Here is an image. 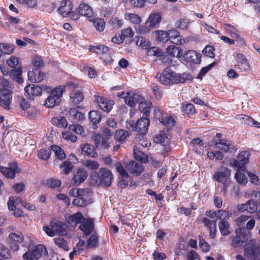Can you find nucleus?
Returning <instances> with one entry per match:
<instances>
[{
	"mask_svg": "<svg viewBox=\"0 0 260 260\" xmlns=\"http://www.w3.org/2000/svg\"><path fill=\"white\" fill-rule=\"evenodd\" d=\"M17 170L18 167L16 163H12L9 167L0 166V172L7 178H14Z\"/></svg>",
	"mask_w": 260,
	"mask_h": 260,
	"instance_id": "a211bd4d",
	"label": "nucleus"
},
{
	"mask_svg": "<svg viewBox=\"0 0 260 260\" xmlns=\"http://www.w3.org/2000/svg\"><path fill=\"white\" fill-rule=\"evenodd\" d=\"M87 177V172L85 170H79L74 177V182L76 185H78L84 182Z\"/></svg>",
	"mask_w": 260,
	"mask_h": 260,
	"instance_id": "72a5a7b5",
	"label": "nucleus"
},
{
	"mask_svg": "<svg viewBox=\"0 0 260 260\" xmlns=\"http://www.w3.org/2000/svg\"><path fill=\"white\" fill-rule=\"evenodd\" d=\"M190 145L192 147L193 150L198 154H200L201 150L204 148L203 141L199 138L194 139L192 140L190 142Z\"/></svg>",
	"mask_w": 260,
	"mask_h": 260,
	"instance_id": "e433bc0d",
	"label": "nucleus"
},
{
	"mask_svg": "<svg viewBox=\"0 0 260 260\" xmlns=\"http://www.w3.org/2000/svg\"><path fill=\"white\" fill-rule=\"evenodd\" d=\"M137 45L145 49H147L149 47L150 45V42L148 40L144 38H140L137 41Z\"/></svg>",
	"mask_w": 260,
	"mask_h": 260,
	"instance_id": "338daca9",
	"label": "nucleus"
},
{
	"mask_svg": "<svg viewBox=\"0 0 260 260\" xmlns=\"http://www.w3.org/2000/svg\"><path fill=\"white\" fill-rule=\"evenodd\" d=\"M168 32L169 39L172 43L176 45H182L185 42L182 36L180 35L179 32L177 30L170 29L168 31Z\"/></svg>",
	"mask_w": 260,
	"mask_h": 260,
	"instance_id": "dca6fc26",
	"label": "nucleus"
},
{
	"mask_svg": "<svg viewBox=\"0 0 260 260\" xmlns=\"http://www.w3.org/2000/svg\"><path fill=\"white\" fill-rule=\"evenodd\" d=\"M149 123V120L147 118H141L137 121V131L140 135H144L147 132Z\"/></svg>",
	"mask_w": 260,
	"mask_h": 260,
	"instance_id": "cd10ccee",
	"label": "nucleus"
},
{
	"mask_svg": "<svg viewBox=\"0 0 260 260\" xmlns=\"http://www.w3.org/2000/svg\"><path fill=\"white\" fill-rule=\"evenodd\" d=\"M24 90L25 96L30 100H34L35 96L40 95L42 91L41 88L35 84L26 86Z\"/></svg>",
	"mask_w": 260,
	"mask_h": 260,
	"instance_id": "ddd939ff",
	"label": "nucleus"
},
{
	"mask_svg": "<svg viewBox=\"0 0 260 260\" xmlns=\"http://www.w3.org/2000/svg\"><path fill=\"white\" fill-rule=\"evenodd\" d=\"M50 226L53 229L55 234L56 233L60 236H65L67 232L62 222L56 220H52L50 223Z\"/></svg>",
	"mask_w": 260,
	"mask_h": 260,
	"instance_id": "a878e982",
	"label": "nucleus"
},
{
	"mask_svg": "<svg viewBox=\"0 0 260 260\" xmlns=\"http://www.w3.org/2000/svg\"><path fill=\"white\" fill-rule=\"evenodd\" d=\"M95 102L98 104L99 108L103 111L109 112L114 105V102L104 96H95Z\"/></svg>",
	"mask_w": 260,
	"mask_h": 260,
	"instance_id": "9d476101",
	"label": "nucleus"
},
{
	"mask_svg": "<svg viewBox=\"0 0 260 260\" xmlns=\"http://www.w3.org/2000/svg\"><path fill=\"white\" fill-rule=\"evenodd\" d=\"M162 19L160 13H151L148 17L144 25L136 26L135 30L137 33L145 35L150 32L151 29L158 27Z\"/></svg>",
	"mask_w": 260,
	"mask_h": 260,
	"instance_id": "f257e3e1",
	"label": "nucleus"
},
{
	"mask_svg": "<svg viewBox=\"0 0 260 260\" xmlns=\"http://www.w3.org/2000/svg\"><path fill=\"white\" fill-rule=\"evenodd\" d=\"M129 136V134L126 131L120 129L117 131L115 134V138L118 141H123Z\"/></svg>",
	"mask_w": 260,
	"mask_h": 260,
	"instance_id": "603ef678",
	"label": "nucleus"
},
{
	"mask_svg": "<svg viewBox=\"0 0 260 260\" xmlns=\"http://www.w3.org/2000/svg\"><path fill=\"white\" fill-rule=\"evenodd\" d=\"M69 112L72 115L71 120L73 122L83 120L84 118V115L76 109H71Z\"/></svg>",
	"mask_w": 260,
	"mask_h": 260,
	"instance_id": "a18cd8bd",
	"label": "nucleus"
},
{
	"mask_svg": "<svg viewBox=\"0 0 260 260\" xmlns=\"http://www.w3.org/2000/svg\"><path fill=\"white\" fill-rule=\"evenodd\" d=\"M237 209L241 212H247L252 214L257 211L258 205L257 202L252 198L245 203L238 205Z\"/></svg>",
	"mask_w": 260,
	"mask_h": 260,
	"instance_id": "6e6552de",
	"label": "nucleus"
},
{
	"mask_svg": "<svg viewBox=\"0 0 260 260\" xmlns=\"http://www.w3.org/2000/svg\"><path fill=\"white\" fill-rule=\"evenodd\" d=\"M241 170H239L236 172L235 178L237 181L240 184H245L247 182L246 175L243 172H241Z\"/></svg>",
	"mask_w": 260,
	"mask_h": 260,
	"instance_id": "de8ad7c7",
	"label": "nucleus"
},
{
	"mask_svg": "<svg viewBox=\"0 0 260 260\" xmlns=\"http://www.w3.org/2000/svg\"><path fill=\"white\" fill-rule=\"evenodd\" d=\"M230 175V170L227 168H222L220 172L215 173L214 178L216 181L224 183L226 182V180Z\"/></svg>",
	"mask_w": 260,
	"mask_h": 260,
	"instance_id": "c756f323",
	"label": "nucleus"
},
{
	"mask_svg": "<svg viewBox=\"0 0 260 260\" xmlns=\"http://www.w3.org/2000/svg\"><path fill=\"white\" fill-rule=\"evenodd\" d=\"M77 12L80 15L87 17H91L94 15L92 8L85 3L81 4L78 6Z\"/></svg>",
	"mask_w": 260,
	"mask_h": 260,
	"instance_id": "aec40b11",
	"label": "nucleus"
},
{
	"mask_svg": "<svg viewBox=\"0 0 260 260\" xmlns=\"http://www.w3.org/2000/svg\"><path fill=\"white\" fill-rule=\"evenodd\" d=\"M65 90L64 85H60L54 89H52L51 87H46V90L50 93V95L46 100L45 105L48 108H53L58 105L61 101L60 98Z\"/></svg>",
	"mask_w": 260,
	"mask_h": 260,
	"instance_id": "f03ea898",
	"label": "nucleus"
},
{
	"mask_svg": "<svg viewBox=\"0 0 260 260\" xmlns=\"http://www.w3.org/2000/svg\"><path fill=\"white\" fill-rule=\"evenodd\" d=\"M247 174L250 178V182L256 185L260 184V178L256 174L247 172Z\"/></svg>",
	"mask_w": 260,
	"mask_h": 260,
	"instance_id": "774afa93",
	"label": "nucleus"
},
{
	"mask_svg": "<svg viewBox=\"0 0 260 260\" xmlns=\"http://www.w3.org/2000/svg\"><path fill=\"white\" fill-rule=\"evenodd\" d=\"M157 0H130L131 4L135 7H143L145 3L155 4Z\"/></svg>",
	"mask_w": 260,
	"mask_h": 260,
	"instance_id": "5fc2aeb1",
	"label": "nucleus"
},
{
	"mask_svg": "<svg viewBox=\"0 0 260 260\" xmlns=\"http://www.w3.org/2000/svg\"><path fill=\"white\" fill-rule=\"evenodd\" d=\"M69 129L75 132L77 134L85 135V131L84 127L79 124H71L69 126Z\"/></svg>",
	"mask_w": 260,
	"mask_h": 260,
	"instance_id": "e2e57ef3",
	"label": "nucleus"
},
{
	"mask_svg": "<svg viewBox=\"0 0 260 260\" xmlns=\"http://www.w3.org/2000/svg\"><path fill=\"white\" fill-rule=\"evenodd\" d=\"M243 230L238 229L236 230V236L233 238L232 244L234 246H239L247 241L249 238V233L244 232Z\"/></svg>",
	"mask_w": 260,
	"mask_h": 260,
	"instance_id": "9b49d317",
	"label": "nucleus"
},
{
	"mask_svg": "<svg viewBox=\"0 0 260 260\" xmlns=\"http://www.w3.org/2000/svg\"><path fill=\"white\" fill-rule=\"evenodd\" d=\"M220 233L223 236L230 235L233 232L232 228L228 221H222L218 222Z\"/></svg>",
	"mask_w": 260,
	"mask_h": 260,
	"instance_id": "c85d7f7f",
	"label": "nucleus"
},
{
	"mask_svg": "<svg viewBox=\"0 0 260 260\" xmlns=\"http://www.w3.org/2000/svg\"><path fill=\"white\" fill-rule=\"evenodd\" d=\"M160 121L168 127L173 126L175 122L172 116L167 115L163 116Z\"/></svg>",
	"mask_w": 260,
	"mask_h": 260,
	"instance_id": "864d4df0",
	"label": "nucleus"
},
{
	"mask_svg": "<svg viewBox=\"0 0 260 260\" xmlns=\"http://www.w3.org/2000/svg\"><path fill=\"white\" fill-rule=\"evenodd\" d=\"M72 6L71 2L67 0H63L57 11L62 16L66 17L72 14Z\"/></svg>",
	"mask_w": 260,
	"mask_h": 260,
	"instance_id": "f3484780",
	"label": "nucleus"
},
{
	"mask_svg": "<svg viewBox=\"0 0 260 260\" xmlns=\"http://www.w3.org/2000/svg\"><path fill=\"white\" fill-rule=\"evenodd\" d=\"M237 60L238 63L241 64L243 70H246L249 68L248 61L244 55L242 54L238 55Z\"/></svg>",
	"mask_w": 260,
	"mask_h": 260,
	"instance_id": "bf43d9fd",
	"label": "nucleus"
},
{
	"mask_svg": "<svg viewBox=\"0 0 260 260\" xmlns=\"http://www.w3.org/2000/svg\"><path fill=\"white\" fill-rule=\"evenodd\" d=\"M207 156L210 159L214 158L218 160H221L223 158V155L222 152L218 151H208Z\"/></svg>",
	"mask_w": 260,
	"mask_h": 260,
	"instance_id": "13d9d810",
	"label": "nucleus"
},
{
	"mask_svg": "<svg viewBox=\"0 0 260 260\" xmlns=\"http://www.w3.org/2000/svg\"><path fill=\"white\" fill-rule=\"evenodd\" d=\"M166 52L170 56L177 58L181 57L183 54V50L174 45H170L167 47Z\"/></svg>",
	"mask_w": 260,
	"mask_h": 260,
	"instance_id": "473e14b6",
	"label": "nucleus"
},
{
	"mask_svg": "<svg viewBox=\"0 0 260 260\" xmlns=\"http://www.w3.org/2000/svg\"><path fill=\"white\" fill-rule=\"evenodd\" d=\"M0 49L1 50V54L3 52L5 54H10L13 52L14 47L11 44L3 43L0 44Z\"/></svg>",
	"mask_w": 260,
	"mask_h": 260,
	"instance_id": "4d7b16f0",
	"label": "nucleus"
},
{
	"mask_svg": "<svg viewBox=\"0 0 260 260\" xmlns=\"http://www.w3.org/2000/svg\"><path fill=\"white\" fill-rule=\"evenodd\" d=\"M151 103L150 101L143 99L140 103L139 109L140 111L146 115L150 113Z\"/></svg>",
	"mask_w": 260,
	"mask_h": 260,
	"instance_id": "ea45409f",
	"label": "nucleus"
},
{
	"mask_svg": "<svg viewBox=\"0 0 260 260\" xmlns=\"http://www.w3.org/2000/svg\"><path fill=\"white\" fill-rule=\"evenodd\" d=\"M126 168L131 173L136 176L139 175L144 170L142 164L134 161L129 162L126 166Z\"/></svg>",
	"mask_w": 260,
	"mask_h": 260,
	"instance_id": "393cba45",
	"label": "nucleus"
},
{
	"mask_svg": "<svg viewBox=\"0 0 260 260\" xmlns=\"http://www.w3.org/2000/svg\"><path fill=\"white\" fill-rule=\"evenodd\" d=\"M225 29L234 39L236 41L240 40V37L238 35V31L235 27L231 25L227 24L225 25Z\"/></svg>",
	"mask_w": 260,
	"mask_h": 260,
	"instance_id": "49530a36",
	"label": "nucleus"
},
{
	"mask_svg": "<svg viewBox=\"0 0 260 260\" xmlns=\"http://www.w3.org/2000/svg\"><path fill=\"white\" fill-rule=\"evenodd\" d=\"M29 245H30L31 247V245L33 246L34 244L32 242H31ZM30 252L32 254L33 256L38 260L43 255H45L47 253V251L45 246L40 244L36 246L34 249H32L30 247Z\"/></svg>",
	"mask_w": 260,
	"mask_h": 260,
	"instance_id": "b1692460",
	"label": "nucleus"
},
{
	"mask_svg": "<svg viewBox=\"0 0 260 260\" xmlns=\"http://www.w3.org/2000/svg\"><path fill=\"white\" fill-rule=\"evenodd\" d=\"M67 222L72 225H76L84 221V217L81 213L78 212L66 217Z\"/></svg>",
	"mask_w": 260,
	"mask_h": 260,
	"instance_id": "bb28decb",
	"label": "nucleus"
},
{
	"mask_svg": "<svg viewBox=\"0 0 260 260\" xmlns=\"http://www.w3.org/2000/svg\"><path fill=\"white\" fill-rule=\"evenodd\" d=\"M28 78L31 82H40L45 77V74L37 69L29 71L27 73Z\"/></svg>",
	"mask_w": 260,
	"mask_h": 260,
	"instance_id": "2eb2a0df",
	"label": "nucleus"
},
{
	"mask_svg": "<svg viewBox=\"0 0 260 260\" xmlns=\"http://www.w3.org/2000/svg\"><path fill=\"white\" fill-rule=\"evenodd\" d=\"M92 22L93 25L95 29L99 31H103L105 27V22L104 20L100 18H94L90 20Z\"/></svg>",
	"mask_w": 260,
	"mask_h": 260,
	"instance_id": "37998d69",
	"label": "nucleus"
},
{
	"mask_svg": "<svg viewBox=\"0 0 260 260\" xmlns=\"http://www.w3.org/2000/svg\"><path fill=\"white\" fill-rule=\"evenodd\" d=\"M133 151H134V155L135 156V158L145 163L148 160V157L147 156L144 154L143 152L141 151H140L139 149L138 148L137 146H135L133 148Z\"/></svg>",
	"mask_w": 260,
	"mask_h": 260,
	"instance_id": "c9c22d12",
	"label": "nucleus"
},
{
	"mask_svg": "<svg viewBox=\"0 0 260 260\" xmlns=\"http://www.w3.org/2000/svg\"><path fill=\"white\" fill-rule=\"evenodd\" d=\"M51 155L50 150L49 149H41L38 153L39 158L43 160H47Z\"/></svg>",
	"mask_w": 260,
	"mask_h": 260,
	"instance_id": "0e129e2a",
	"label": "nucleus"
},
{
	"mask_svg": "<svg viewBox=\"0 0 260 260\" xmlns=\"http://www.w3.org/2000/svg\"><path fill=\"white\" fill-rule=\"evenodd\" d=\"M9 238L10 248L13 251H16L18 249L19 244L22 243L24 240L23 235L19 231L11 233L9 234Z\"/></svg>",
	"mask_w": 260,
	"mask_h": 260,
	"instance_id": "1a4fd4ad",
	"label": "nucleus"
},
{
	"mask_svg": "<svg viewBox=\"0 0 260 260\" xmlns=\"http://www.w3.org/2000/svg\"><path fill=\"white\" fill-rule=\"evenodd\" d=\"M249 153L247 151H242L239 153L237 156V159H233L230 161V165L235 167L238 169L244 171L245 170V165L249 162Z\"/></svg>",
	"mask_w": 260,
	"mask_h": 260,
	"instance_id": "39448f33",
	"label": "nucleus"
},
{
	"mask_svg": "<svg viewBox=\"0 0 260 260\" xmlns=\"http://www.w3.org/2000/svg\"><path fill=\"white\" fill-rule=\"evenodd\" d=\"M167 132H168V131H162L158 135L154 137L153 138L154 142L156 143H168L170 136L167 134Z\"/></svg>",
	"mask_w": 260,
	"mask_h": 260,
	"instance_id": "58836bf2",
	"label": "nucleus"
},
{
	"mask_svg": "<svg viewBox=\"0 0 260 260\" xmlns=\"http://www.w3.org/2000/svg\"><path fill=\"white\" fill-rule=\"evenodd\" d=\"M55 244L58 247L63 249L65 251L69 250L68 243L62 238L59 237L54 239Z\"/></svg>",
	"mask_w": 260,
	"mask_h": 260,
	"instance_id": "6e6d98bb",
	"label": "nucleus"
},
{
	"mask_svg": "<svg viewBox=\"0 0 260 260\" xmlns=\"http://www.w3.org/2000/svg\"><path fill=\"white\" fill-rule=\"evenodd\" d=\"M244 256L249 260H260V251L253 240L250 241L244 250Z\"/></svg>",
	"mask_w": 260,
	"mask_h": 260,
	"instance_id": "20e7f679",
	"label": "nucleus"
},
{
	"mask_svg": "<svg viewBox=\"0 0 260 260\" xmlns=\"http://www.w3.org/2000/svg\"><path fill=\"white\" fill-rule=\"evenodd\" d=\"M231 211L225 210H219L217 211V218L220 221H228L226 219L232 215Z\"/></svg>",
	"mask_w": 260,
	"mask_h": 260,
	"instance_id": "09e8293b",
	"label": "nucleus"
},
{
	"mask_svg": "<svg viewBox=\"0 0 260 260\" xmlns=\"http://www.w3.org/2000/svg\"><path fill=\"white\" fill-rule=\"evenodd\" d=\"M184 58L187 61L193 63H199L201 61V54L192 50L185 51Z\"/></svg>",
	"mask_w": 260,
	"mask_h": 260,
	"instance_id": "4468645a",
	"label": "nucleus"
},
{
	"mask_svg": "<svg viewBox=\"0 0 260 260\" xmlns=\"http://www.w3.org/2000/svg\"><path fill=\"white\" fill-rule=\"evenodd\" d=\"M73 164L69 161H65L62 164L59 165V167L65 174H69L73 168Z\"/></svg>",
	"mask_w": 260,
	"mask_h": 260,
	"instance_id": "3c124183",
	"label": "nucleus"
},
{
	"mask_svg": "<svg viewBox=\"0 0 260 260\" xmlns=\"http://www.w3.org/2000/svg\"><path fill=\"white\" fill-rule=\"evenodd\" d=\"M51 150L54 152L56 158L59 160H62L66 158V154L63 150L58 146L52 145Z\"/></svg>",
	"mask_w": 260,
	"mask_h": 260,
	"instance_id": "79ce46f5",
	"label": "nucleus"
},
{
	"mask_svg": "<svg viewBox=\"0 0 260 260\" xmlns=\"http://www.w3.org/2000/svg\"><path fill=\"white\" fill-rule=\"evenodd\" d=\"M100 173L101 175L102 185L107 187L110 186L112 179V173L106 168L101 169Z\"/></svg>",
	"mask_w": 260,
	"mask_h": 260,
	"instance_id": "6ab92c4d",
	"label": "nucleus"
},
{
	"mask_svg": "<svg viewBox=\"0 0 260 260\" xmlns=\"http://www.w3.org/2000/svg\"><path fill=\"white\" fill-rule=\"evenodd\" d=\"M90 49L98 54H106L109 51L108 47L102 44L91 46Z\"/></svg>",
	"mask_w": 260,
	"mask_h": 260,
	"instance_id": "c03bdc74",
	"label": "nucleus"
},
{
	"mask_svg": "<svg viewBox=\"0 0 260 260\" xmlns=\"http://www.w3.org/2000/svg\"><path fill=\"white\" fill-rule=\"evenodd\" d=\"M80 149L82 154L86 155L91 157H95L98 156V154L95 151L94 147L88 143L81 144L80 145Z\"/></svg>",
	"mask_w": 260,
	"mask_h": 260,
	"instance_id": "4be33fe9",
	"label": "nucleus"
},
{
	"mask_svg": "<svg viewBox=\"0 0 260 260\" xmlns=\"http://www.w3.org/2000/svg\"><path fill=\"white\" fill-rule=\"evenodd\" d=\"M52 123L54 125L59 127H65L68 125L66 119L61 116H58L52 119Z\"/></svg>",
	"mask_w": 260,
	"mask_h": 260,
	"instance_id": "a19ab883",
	"label": "nucleus"
},
{
	"mask_svg": "<svg viewBox=\"0 0 260 260\" xmlns=\"http://www.w3.org/2000/svg\"><path fill=\"white\" fill-rule=\"evenodd\" d=\"M89 118L92 122L98 123L101 120V116L98 111H92L89 113Z\"/></svg>",
	"mask_w": 260,
	"mask_h": 260,
	"instance_id": "052dcab7",
	"label": "nucleus"
},
{
	"mask_svg": "<svg viewBox=\"0 0 260 260\" xmlns=\"http://www.w3.org/2000/svg\"><path fill=\"white\" fill-rule=\"evenodd\" d=\"M79 196H80L83 201L85 202L86 205L91 203V193L88 189H82V191H81Z\"/></svg>",
	"mask_w": 260,
	"mask_h": 260,
	"instance_id": "8fccbe9b",
	"label": "nucleus"
},
{
	"mask_svg": "<svg viewBox=\"0 0 260 260\" xmlns=\"http://www.w3.org/2000/svg\"><path fill=\"white\" fill-rule=\"evenodd\" d=\"M0 256L5 258H10L11 257L8 249L1 243H0Z\"/></svg>",
	"mask_w": 260,
	"mask_h": 260,
	"instance_id": "69168bd1",
	"label": "nucleus"
},
{
	"mask_svg": "<svg viewBox=\"0 0 260 260\" xmlns=\"http://www.w3.org/2000/svg\"><path fill=\"white\" fill-rule=\"evenodd\" d=\"M68 87L72 90L70 96L71 102L75 105L79 104L84 99L83 94L78 89L75 88V85L73 83L68 84Z\"/></svg>",
	"mask_w": 260,
	"mask_h": 260,
	"instance_id": "f8f14e48",
	"label": "nucleus"
},
{
	"mask_svg": "<svg viewBox=\"0 0 260 260\" xmlns=\"http://www.w3.org/2000/svg\"><path fill=\"white\" fill-rule=\"evenodd\" d=\"M94 228L93 220L91 218L84 219L79 229L86 235H89L92 233Z\"/></svg>",
	"mask_w": 260,
	"mask_h": 260,
	"instance_id": "412c9836",
	"label": "nucleus"
},
{
	"mask_svg": "<svg viewBox=\"0 0 260 260\" xmlns=\"http://www.w3.org/2000/svg\"><path fill=\"white\" fill-rule=\"evenodd\" d=\"M117 96L124 99L125 104L130 107H134L141 99L139 94L133 91H124L121 93H117Z\"/></svg>",
	"mask_w": 260,
	"mask_h": 260,
	"instance_id": "0eeeda50",
	"label": "nucleus"
},
{
	"mask_svg": "<svg viewBox=\"0 0 260 260\" xmlns=\"http://www.w3.org/2000/svg\"><path fill=\"white\" fill-rule=\"evenodd\" d=\"M156 39L159 41L166 42L169 40L168 31L157 30L152 32Z\"/></svg>",
	"mask_w": 260,
	"mask_h": 260,
	"instance_id": "f704fd0d",
	"label": "nucleus"
},
{
	"mask_svg": "<svg viewBox=\"0 0 260 260\" xmlns=\"http://www.w3.org/2000/svg\"><path fill=\"white\" fill-rule=\"evenodd\" d=\"M159 80L162 83L168 85L182 83L184 81V79L181 77L180 74L172 71L170 68H167L160 76Z\"/></svg>",
	"mask_w": 260,
	"mask_h": 260,
	"instance_id": "7ed1b4c3",
	"label": "nucleus"
},
{
	"mask_svg": "<svg viewBox=\"0 0 260 260\" xmlns=\"http://www.w3.org/2000/svg\"><path fill=\"white\" fill-rule=\"evenodd\" d=\"M124 19L128 22L135 25L136 26H139L138 24H140L142 21V19L138 14L126 12L124 14Z\"/></svg>",
	"mask_w": 260,
	"mask_h": 260,
	"instance_id": "7c9ffc66",
	"label": "nucleus"
},
{
	"mask_svg": "<svg viewBox=\"0 0 260 260\" xmlns=\"http://www.w3.org/2000/svg\"><path fill=\"white\" fill-rule=\"evenodd\" d=\"M12 89L4 88L0 90V104L3 108L8 109L12 101Z\"/></svg>",
	"mask_w": 260,
	"mask_h": 260,
	"instance_id": "423d86ee",
	"label": "nucleus"
},
{
	"mask_svg": "<svg viewBox=\"0 0 260 260\" xmlns=\"http://www.w3.org/2000/svg\"><path fill=\"white\" fill-rule=\"evenodd\" d=\"M216 148H218L224 152H228L233 149V145L231 142L226 140H219L215 143Z\"/></svg>",
	"mask_w": 260,
	"mask_h": 260,
	"instance_id": "2f4dec72",
	"label": "nucleus"
},
{
	"mask_svg": "<svg viewBox=\"0 0 260 260\" xmlns=\"http://www.w3.org/2000/svg\"><path fill=\"white\" fill-rule=\"evenodd\" d=\"M84 165L88 169L95 170L99 167V164L96 161L88 159L84 162Z\"/></svg>",
	"mask_w": 260,
	"mask_h": 260,
	"instance_id": "680f3d73",
	"label": "nucleus"
},
{
	"mask_svg": "<svg viewBox=\"0 0 260 260\" xmlns=\"http://www.w3.org/2000/svg\"><path fill=\"white\" fill-rule=\"evenodd\" d=\"M7 64L12 68L18 70L21 69V60L17 57L12 56L7 60Z\"/></svg>",
	"mask_w": 260,
	"mask_h": 260,
	"instance_id": "4c0bfd02",
	"label": "nucleus"
},
{
	"mask_svg": "<svg viewBox=\"0 0 260 260\" xmlns=\"http://www.w3.org/2000/svg\"><path fill=\"white\" fill-rule=\"evenodd\" d=\"M236 118L245 124L260 128V123L255 121L251 117L243 114L237 115Z\"/></svg>",
	"mask_w": 260,
	"mask_h": 260,
	"instance_id": "5701e85b",
	"label": "nucleus"
}]
</instances>
